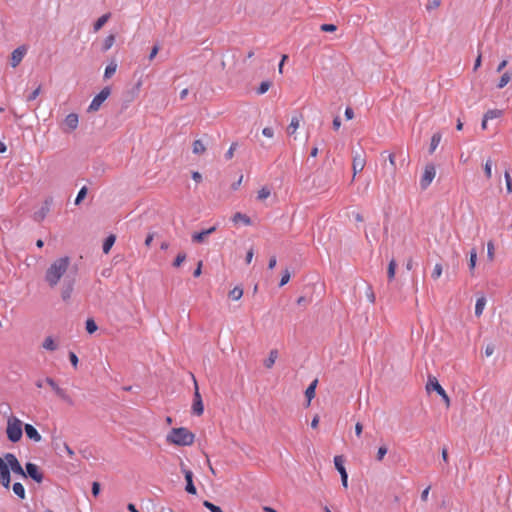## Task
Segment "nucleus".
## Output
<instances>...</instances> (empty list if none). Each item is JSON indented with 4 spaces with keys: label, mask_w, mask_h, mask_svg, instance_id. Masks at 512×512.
I'll return each mask as SVG.
<instances>
[{
    "label": "nucleus",
    "mask_w": 512,
    "mask_h": 512,
    "mask_svg": "<svg viewBox=\"0 0 512 512\" xmlns=\"http://www.w3.org/2000/svg\"><path fill=\"white\" fill-rule=\"evenodd\" d=\"M290 280V272L288 269H286L281 277V280H280V283H279V286L282 287L284 286L285 284H287Z\"/></svg>",
    "instance_id": "nucleus-54"
},
{
    "label": "nucleus",
    "mask_w": 512,
    "mask_h": 512,
    "mask_svg": "<svg viewBox=\"0 0 512 512\" xmlns=\"http://www.w3.org/2000/svg\"><path fill=\"white\" fill-rule=\"evenodd\" d=\"M341 482L344 488H347L348 486V474L347 472L342 473L341 475Z\"/></svg>",
    "instance_id": "nucleus-63"
},
{
    "label": "nucleus",
    "mask_w": 512,
    "mask_h": 512,
    "mask_svg": "<svg viewBox=\"0 0 512 512\" xmlns=\"http://www.w3.org/2000/svg\"><path fill=\"white\" fill-rule=\"evenodd\" d=\"M111 90L109 87H104L91 101L88 112H96L101 107L102 103L109 97Z\"/></svg>",
    "instance_id": "nucleus-5"
},
{
    "label": "nucleus",
    "mask_w": 512,
    "mask_h": 512,
    "mask_svg": "<svg viewBox=\"0 0 512 512\" xmlns=\"http://www.w3.org/2000/svg\"><path fill=\"white\" fill-rule=\"evenodd\" d=\"M510 80H511V74L509 72L503 73V75L501 76V78L497 84V88H499V89L504 88L509 83Z\"/></svg>",
    "instance_id": "nucleus-37"
},
{
    "label": "nucleus",
    "mask_w": 512,
    "mask_h": 512,
    "mask_svg": "<svg viewBox=\"0 0 512 512\" xmlns=\"http://www.w3.org/2000/svg\"><path fill=\"white\" fill-rule=\"evenodd\" d=\"M387 159L389 161V167L387 165L384 166L385 174H389L390 175V177H391V183L390 184H393L395 182L394 177H395V173H396L395 155L393 153H390L387 156Z\"/></svg>",
    "instance_id": "nucleus-15"
},
{
    "label": "nucleus",
    "mask_w": 512,
    "mask_h": 512,
    "mask_svg": "<svg viewBox=\"0 0 512 512\" xmlns=\"http://www.w3.org/2000/svg\"><path fill=\"white\" fill-rule=\"evenodd\" d=\"M345 117L347 120H351L354 117V111L351 107H347L345 110Z\"/></svg>",
    "instance_id": "nucleus-61"
},
{
    "label": "nucleus",
    "mask_w": 512,
    "mask_h": 512,
    "mask_svg": "<svg viewBox=\"0 0 512 512\" xmlns=\"http://www.w3.org/2000/svg\"><path fill=\"white\" fill-rule=\"evenodd\" d=\"M203 505H204V507H205V508H207L210 512H223V511H222V509H221L219 506H217V505L213 504V503H212V502H210V501L205 500V501L203 502Z\"/></svg>",
    "instance_id": "nucleus-42"
},
{
    "label": "nucleus",
    "mask_w": 512,
    "mask_h": 512,
    "mask_svg": "<svg viewBox=\"0 0 512 512\" xmlns=\"http://www.w3.org/2000/svg\"><path fill=\"white\" fill-rule=\"evenodd\" d=\"M25 469L26 477L32 478L37 483H41L43 481V473L39 470V467L36 464L28 462L25 465Z\"/></svg>",
    "instance_id": "nucleus-10"
},
{
    "label": "nucleus",
    "mask_w": 512,
    "mask_h": 512,
    "mask_svg": "<svg viewBox=\"0 0 512 512\" xmlns=\"http://www.w3.org/2000/svg\"><path fill=\"white\" fill-rule=\"evenodd\" d=\"M73 281L72 280H64L62 291H61V297L64 301H67L70 299L72 292H73Z\"/></svg>",
    "instance_id": "nucleus-18"
},
{
    "label": "nucleus",
    "mask_w": 512,
    "mask_h": 512,
    "mask_svg": "<svg viewBox=\"0 0 512 512\" xmlns=\"http://www.w3.org/2000/svg\"><path fill=\"white\" fill-rule=\"evenodd\" d=\"M366 295H367V298H368L370 303H374L375 302V294H374V292H373L371 287H368Z\"/></svg>",
    "instance_id": "nucleus-60"
},
{
    "label": "nucleus",
    "mask_w": 512,
    "mask_h": 512,
    "mask_svg": "<svg viewBox=\"0 0 512 512\" xmlns=\"http://www.w3.org/2000/svg\"><path fill=\"white\" fill-rule=\"evenodd\" d=\"M441 139H442V135L440 132H436L432 135L431 142H430V148H429L430 154H432L436 150L439 143L441 142Z\"/></svg>",
    "instance_id": "nucleus-24"
},
{
    "label": "nucleus",
    "mask_w": 512,
    "mask_h": 512,
    "mask_svg": "<svg viewBox=\"0 0 512 512\" xmlns=\"http://www.w3.org/2000/svg\"><path fill=\"white\" fill-rule=\"evenodd\" d=\"M232 221L235 223V224H238L239 222H242L244 223L245 225H250L251 224V219L245 215V214H242L240 212H237L233 215L232 217Z\"/></svg>",
    "instance_id": "nucleus-26"
},
{
    "label": "nucleus",
    "mask_w": 512,
    "mask_h": 512,
    "mask_svg": "<svg viewBox=\"0 0 512 512\" xmlns=\"http://www.w3.org/2000/svg\"><path fill=\"white\" fill-rule=\"evenodd\" d=\"M270 194H271L270 189H268L267 187H263L258 191L257 199L264 200V199L268 198L270 196Z\"/></svg>",
    "instance_id": "nucleus-45"
},
{
    "label": "nucleus",
    "mask_w": 512,
    "mask_h": 512,
    "mask_svg": "<svg viewBox=\"0 0 512 512\" xmlns=\"http://www.w3.org/2000/svg\"><path fill=\"white\" fill-rule=\"evenodd\" d=\"M442 0H429L426 8L427 10H433L438 8L441 5Z\"/></svg>",
    "instance_id": "nucleus-55"
},
{
    "label": "nucleus",
    "mask_w": 512,
    "mask_h": 512,
    "mask_svg": "<svg viewBox=\"0 0 512 512\" xmlns=\"http://www.w3.org/2000/svg\"><path fill=\"white\" fill-rule=\"evenodd\" d=\"M115 240H116V237H115L114 235H109V236L105 239V241H104V243H103V247H102L103 252H104L105 254H108V253H109L110 249L112 248V246H113V245H114V243H115Z\"/></svg>",
    "instance_id": "nucleus-29"
},
{
    "label": "nucleus",
    "mask_w": 512,
    "mask_h": 512,
    "mask_svg": "<svg viewBox=\"0 0 512 512\" xmlns=\"http://www.w3.org/2000/svg\"><path fill=\"white\" fill-rule=\"evenodd\" d=\"M167 442L177 446H190L194 443L195 435L187 428H173L167 435Z\"/></svg>",
    "instance_id": "nucleus-2"
},
{
    "label": "nucleus",
    "mask_w": 512,
    "mask_h": 512,
    "mask_svg": "<svg viewBox=\"0 0 512 512\" xmlns=\"http://www.w3.org/2000/svg\"><path fill=\"white\" fill-rule=\"evenodd\" d=\"M7 438L9 441L16 443L22 438V421L15 416H11L7 420L6 428Z\"/></svg>",
    "instance_id": "nucleus-3"
},
{
    "label": "nucleus",
    "mask_w": 512,
    "mask_h": 512,
    "mask_svg": "<svg viewBox=\"0 0 512 512\" xmlns=\"http://www.w3.org/2000/svg\"><path fill=\"white\" fill-rule=\"evenodd\" d=\"M0 483L6 489H9L11 483V475L7 464L0 467Z\"/></svg>",
    "instance_id": "nucleus-16"
},
{
    "label": "nucleus",
    "mask_w": 512,
    "mask_h": 512,
    "mask_svg": "<svg viewBox=\"0 0 512 512\" xmlns=\"http://www.w3.org/2000/svg\"><path fill=\"white\" fill-rule=\"evenodd\" d=\"M69 360L74 368H77L78 365V357L74 352L69 353Z\"/></svg>",
    "instance_id": "nucleus-58"
},
{
    "label": "nucleus",
    "mask_w": 512,
    "mask_h": 512,
    "mask_svg": "<svg viewBox=\"0 0 512 512\" xmlns=\"http://www.w3.org/2000/svg\"><path fill=\"white\" fill-rule=\"evenodd\" d=\"M4 459L6 461V464L8 465L9 470L11 469V471L14 472L15 474H18L26 478L25 471L14 454L6 453Z\"/></svg>",
    "instance_id": "nucleus-6"
},
{
    "label": "nucleus",
    "mask_w": 512,
    "mask_h": 512,
    "mask_svg": "<svg viewBox=\"0 0 512 512\" xmlns=\"http://www.w3.org/2000/svg\"><path fill=\"white\" fill-rule=\"evenodd\" d=\"M442 270V265L440 263H437L434 266L433 272L431 274L432 278L435 280L438 279L442 275Z\"/></svg>",
    "instance_id": "nucleus-46"
},
{
    "label": "nucleus",
    "mask_w": 512,
    "mask_h": 512,
    "mask_svg": "<svg viewBox=\"0 0 512 512\" xmlns=\"http://www.w3.org/2000/svg\"><path fill=\"white\" fill-rule=\"evenodd\" d=\"M317 383H318L317 379L313 380L305 391V396L307 398V406L310 405L311 400L315 397V390L317 387Z\"/></svg>",
    "instance_id": "nucleus-20"
},
{
    "label": "nucleus",
    "mask_w": 512,
    "mask_h": 512,
    "mask_svg": "<svg viewBox=\"0 0 512 512\" xmlns=\"http://www.w3.org/2000/svg\"><path fill=\"white\" fill-rule=\"evenodd\" d=\"M70 264V258L65 256L55 260L50 267L47 269L45 274L46 282L51 286L55 287L63 275L66 273Z\"/></svg>",
    "instance_id": "nucleus-1"
},
{
    "label": "nucleus",
    "mask_w": 512,
    "mask_h": 512,
    "mask_svg": "<svg viewBox=\"0 0 512 512\" xmlns=\"http://www.w3.org/2000/svg\"><path fill=\"white\" fill-rule=\"evenodd\" d=\"M253 256H254V251L253 249H250L248 250L247 254H246V258H245V261L247 264H250L252 259H253Z\"/></svg>",
    "instance_id": "nucleus-62"
},
{
    "label": "nucleus",
    "mask_w": 512,
    "mask_h": 512,
    "mask_svg": "<svg viewBox=\"0 0 512 512\" xmlns=\"http://www.w3.org/2000/svg\"><path fill=\"white\" fill-rule=\"evenodd\" d=\"M206 151V147L202 140H195L193 142V153L194 154H203Z\"/></svg>",
    "instance_id": "nucleus-34"
},
{
    "label": "nucleus",
    "mask_w": 512,
    "mask_h": 512,
    "mask_svg": "<svg viewBox=\"0 0 512 512\" xmlns=\"http://www.w3.org/2000/svg\"><path fill=\"white\" fill-rule=\"evenodd\" d=\"M181 466H184V465L182 464ZM182 471L184 473L185 480H186V486H185L186 492L189 494L195 495L197 493V490H196L195 485L193 484V472L191 470L185 469L184 467H182Z\"/></svg>",
    "instance_id": "nucleus-14"
},
{
    "label": "nucleus",
    "mask_w": 512,
    "mask_h": 512,
    "mask_svg": "<svg viewBox=\"0 0 512 512\" xmlns=\"http://www.w3.org/2000/svg\"><path fill=\"white\" fill-rule=\"evenodd\" d=\"M41 91V85H39L35 90H33L29 95L26 97V101L30 102L35 100Z\"/></svg>",
    "instance_id": "nucleus-50"
},
{
    "label": "nucleus",
    "mask_w": 512,
    "mask_h": 512,
    "mask_svg": "<svg viewBox=\"0 0 512 512\" xmlns=\"http://www.w3.org/2000/svg\"><path fill=\"white\" fill-rule=\"evenodd\" d=\"M270 87H271L270 81H263V82H261L260 86L258 87L257 93L259 95H262V94L266 93Z\"/></svg>",
    "instance_id": "nucleus-43"
},
{
    "label": "nucleus",
    "mask_w": 512,
    "mask_h": 512,
    "mask_svg": "<svg viewBox=\"0 0 512 512\" xmlns=\"http://www.w3.org/2000/svg\"><path fill=\"white\" fill-rule=\"evenodd\" d=\"M396 267H397V263L394 259H392L389 262L388 269H387V276H388L389 281H392L394 279Z\"/></svg>",
    "instance_id": "nucleus-35"
},
{
    "label": "nucleus",
    "mask_w": 512,
    "mask_h": 512,
    "mask_svg": "<svg viewBox=\"0 0 512 512\" xmlns=\"http://www.w3.org/2000/svg\"><path fill=\"white\" fill-rule=\"evenodd\" d=\"M194 385H195V391H194V397H193L192 412H193V414L200 416L203 414L204 405H203L202 397L199 392V388H198V385H197V382L195 379H194Z\"/></svg>",
    "instance_id": "nucleus-9"
},
{
    "label": "nucleus",
    "mask_w": 512,
    "mask_h": 512,
    "mask_svg": "<svg viewBox=\"0 0 512 512\" xmlns=\"http://www.w3.org/2000/svg\"><path fill=\"white\" fill-rule=\"evenodd\" d=\"M45 383L47 385H49L51 387V389L55 392V394L61 398L63 401H65L66 403L72 405L73 402H72V399L70 398V396L67 394V392L61 388L55 381L53 378L51 377H46L45 378Z\"/></svg>",
    "instance_id": "nucleus-8"
},
{
    "label": "nucleus",
    "mask_w": 512,
    "mask_h": 512,
    "mask_svg": "<svg viewBox=\"0 0 512 512\" xmlns=\"http://www.w3.org/2000/svg\"><path fill=\"white\" fill-rule=\"evenodd\" d=\"M185 259H186V254H185V253H183V252H182V253H179V254L176 256V258H175V260H174V262H173V266H174V267H179V266H180V265L185 261Z\"/></svg>",
    "instance_id": "nucleus-51"
},
{
    "label": "nucleus",
    "mask_w": 512,
    "mask_h": 512,
    "mask_svg": "<svg viewBox=\"0 0 512 512\" xmlns=\"http://www.w3.org/2000/svg\"><path fill=\"white\" fill-rule=\"evenodd\" d=\"M301 116H293L287 128L289 134H294L300 125Z\"/></svg>",
    "instance_id": "nucleus-28"
},
{
    "label": "nucleus",
    "mask_w": 512,
    "mask_h": 512,
    "mask_svg": "<svg viewBox=\"0 0 512 512\" xmlns=\"http://www.w3.org/2000/svg\"><path fill=\"white\" fill-rule=\"evenodd\" d=\"M262 134L267 138H272L274 136V130L271 127H265L262 130Z\"/></svg>",
    "instance_id": "nucleus-59"
},
{
    "label": "nucleus",
    "mask_w": 512,
    "mask_h": 512,
    "mask_svg": "<svg viewBox=\"0 0 512 512\" xmlns=\"http://www.w3.org/2000/svg\"><path fill=\"white\" fill-rule=\"evenodd\" d=\"M27 51V46L21 45L11 53L10 64L13 68H16L21 63Z\"/></svg>",
    "instance_id": "nucleus-11"
},
{
    "label": "nucleus",
    "mask_w": 512,
    "mask_h": 512,
    "mask_svg": "<svg viewBox=\"0 0 512 512\" xmlns=\"http://www.w3.org/2000/svg\"><path fill=\"white\" fill-rule=\"evenodd\" d=\"M50 202L51 201L46 200L44 206L38 212L35 213V219L37 221H42L47 216L50 210Z\"/></svg>",
    "instance_id": "nucleus-22"
},
{
    "label": "nucleus",
    "mask_w": 512,
    "mask_h": 512,
    "mask_svg": "<svg viewBox=\"0 0 512 512\" xmlns=\"http://www.w3.org/2000/svg\"><path fill=\"white\" fill-rule=\"evenodd\" d=\"M238 144L236 142L232 143L228 151L225 153V159L230 160L234 156V152L237 149Z\"/></svg>",
    "instance_id": "nucleus-48"
},
{
    "label": "nucleus",
    "mask_w": 512,
    "mask_h": 512,
    "mask_svg": "<svg viewBox=\"0 0 512 512\" xmlns=\"http://www.w3.org/2000/svg\"><path fill=\"white\" fill-rule=\"evenodd\" d=\"M215 231H216V227H215V226H213V227H211V228H209V229H206V230H203V231H201V232L194 233V234L192 235V241H193V242H197V243H201V242H203V241L205 240V238H206L208 235L212 234V233H213V232H215Z\"/></svg>",
    "instance_id": "nucleus-19"
},
{
    "label": "nucleus",
    "mask_w": 512,
    "mask_h": 512,
    "mask_svg": "<svg viewBox=\"0 0 512 512\" xmlns=\"http://www.w3.org/2000/svg\"><path fill=\"white\" fill-rule=\"evenodd\" d=\"M109 18H110V13L104 14L100 18H98V20L94 23V26H93L94 31L95 32L99 31L105 25V23L109 20Z\"/></svg>",
    "instance_id": "nucleus-30"
},
{
    "label": "nucleus",
    "mask_w": 512,
    "mask_h": 512,
    "mask_svg": "<svg viewBox=\"0 0 512 512\" xmlns=\"http://www.w3.org/2000/svg\"><path fill=\"white\" fill-rule=\"evenodd\" d=\"M334 465H335V468L340 473V475H342V473H344V472H347L345 467H344V458H343V456H341V455L335 456L334 457Z\"/></svg>",
    "instance_id": "nucleus-31"
},
{
    "label": "nucleus",
    "mask_w": 512,
    "mask_h": 512,
    "mask_svg": "<svg viewBox=\"0 0 512 512\" xmlns=\"http://www.w3.org/2000/svg\"><path fill=\"white\" fill-rule=\"evenodd\" d=\"M115 42V36L113 34L107 36L103 42L102 51H108Z\"/></svg>",
    "instance_id": "nucleus-36"
},
{
    "label": "nucleus",
    "mask_w": 512,
    "mask_h": 512,
    "mask_svg": "<svg viewBox=\"0 0 512 512\" xmlns=\"http://www.w3.org/2000/svg\"><path fill=\"white\" fill-rule=\"evenodd\" d=\"M277 358H278V350L277 349H272L269 352L268 358L264 360V363H263L264 366L267 369H271L273 367V365L275 364Z\"/></svg>",
    "instance_id": "nucleus-21"
},
{
    "label": "nucleus",
    "mask_w": 512,
    "mask_h": 512,
    "mask_svg": "<svg viewBox=\"0 0 512 512\" xmlns=\"http://www.w3.org/2000/svg\"><path fill=\"white\" fill-rule=\"evenodd\" d=\"M485 305H486V298H485V296L482 295L476 301V305H475L476 317H480L482 315Z\"/></svg>",
    "instance_id": "nucleus-25"
},
{
    "label": "nucleus",
    "mask_w": 512,
    "mask_h": 512,
    "mask_svg": "<svg viewBox=\"0 0 512 512\" xmlns=\"http://www.w3.org/2000/svg\"><path fill=\"white\" fill-rule=\"evenodd\" d=\"M159 50H160V46L158 44H155L152 47L151 52H150V54L148 56L149 61H152L156 57V55L158 54Z\"/></svg>",
    "instance_id": "nucleus-56"
},
{
    "label": "nucleus",
    "mask_w": 512,
    "mask_h": 512,
    "mask_svg": "<svg viewBox=\"0 0 512 512\" xmlns=\"http://www.w3.org/2000/svg\"><path fill=\"white\" fill-rule=\"evenodd\" d=\"M100 490H101V488H100L99 482L94 481L92 483V494H93V496L97 497L100 494Z\"/></svg>",
    "instance_id": "nucleus-57"
},
{
    "label": "nucleus",
    "mask_w": 512,
    "mask_h": 512,
    "mask_svg": "<svg viewBox=\"0 0 512 512\" xmlns=\"http://www.w3.org/2000/svg\"><path fill=\"white\" fill-rule=\"evenodd\" d=\"M85 328H86V331L89 334H93L98 329L95 321L92 318H89V319L86 320V327Z\"/></svg>",
    "instance_id": "nucleus-40"
},
{
    "label": "nucleus",
    "mask_w": 512,
    "mask_h": 512,
    "mask_svg": "<svg viewBox=\"0 0 512 512\" xmlns=\"http://www.w3.org/2000/svg\"><path fill=\"white\" fill-rule=\"evenodd\" d=\"M387 451H388V449H387L386 446H384V445L380 446L378 448V451H377V454H376V460L377 461H382L383 458L385 457V455L387 454Z\"/></svg>",
    "instance_id": "nucleus-47"
},
{
    "label": "nucleus",
    "mask_w": 512,
    "mask_h": 512,
    "mask_svg": "<svg viewBox=\"0 0 512 512\" xmlns=\"http://www.w3.org/2000/svg\"><path fill=\"white\" fill-rule=\"evenodd\" d=\"M116 70H117V62L115 60H111L105 68L104 78L105 79L111 78L114 75V73L116 72Z\"/></svg>",
    "instance_id": "nucleus-23"
},
{
    "label": "nucleus",
    "mask_w": 512,
    "mask_h": 512,
    "mask_svg": "<svg viewBox=\"0 0 512 512\" xmlns=\"http://www.w3.org/2000/svg\"><path fill=\"white\" fill-rule=\"evenodd\" d=\"M243 295V289L240 288V287H234L230 293H229V297L232 299V300H239Z\"/></svg>",
    "instance_id": "nucleus-38"
},
{
    "label": "nucleus",
    "mask_w": 512,
    "mask_h": 512,
    "mask_svg": "<svg viewBox=\"0 0 512 512\" xmlns=\"http://www.w3.org/2000/svg\"><path fill=\"white\" fill-rule=\"evenodd\" d=\"M24 430H25V433H26V436L35 441V442H40L42 440V437L41 435L39 434V432L37 431V429L31 425V424H25L24 425Z\"/></svg>",
    "instance_id": "nucleus-17"
},
{
    "label": "nucleus",
    "mask_w": 512,
    "mask_h": 512,
    "mask_svg": "<svg viewBox=\"0 0 512 512\" xmlns=\"http://www.w3.org/2000/svg\"><path fill=\"white\" fill-rule=\"evenodd\" d=\"M86 195H87V187L83 186L79 190V192H78V194L76 196L75 205H79L82 202V200L86 197Z\"/></svg>",
    "instance_id": "nucleus-41"
},
{
    "label": "nucleus",
    "mask_w": 512,
    "mask_h": 512,
    "mask_svg": "<svg viewBox=\"0 0 512 512\" xmlns=\"http://www.w3.org/2000/svg\"><path fill=\"white\" fill-rule=\"evenodd\" d=\"M436 175V169L433 164H427L424 168V173L420 179V187L423 190H426L429 185L432 183L433 179Z\"/></svg>",
    "instance_id": "nucleus-7"
},
{
    "label": "nucleus",
    "mask_w": 512,
    "mask_h": 512,
    "mask_svg": "<svg viewBox=\"0 0 512 512\" xmlns=\"http://www.w3.org/2000/svg\"><path fill=\"white\" fill-rule=\"evenodd\" d=\"M365 164L366 160L364 155L361 153H355L352 161L353 179L355 178L357 173L361 172L364 169Z\"/></svg>",
    "instance_id": "nucleus-13"
},
{
    "label": "nucleus",
    "mask_w": 512,
    "mask_h": 512,
    "mask_svg": "<svg viewBox=\"0 0 512 512\" xmlns=\"http://www.w3.org/2000/svg\"><path fill=\"white\" fill-rule=\"evenodd\" d=\"M484 172L488 179L492 177V161L488 159L484 165Z\"/></svg>",
    "instance_id": "nucleus-49"
},
{
    "label": "nucleus",
    "mask_w": 512,
    "mask_h": 512,
    "mask_svg": "<svg viewBox=\"0 0 512 512\" xmlns=\"http://www.w3.org/2000/svg\"><path fill=\"white\" fill-rule=\"evenodd\" d=\"M42 347L48 351H55L58 348V345L51 336H48L44 339Z\"/></svg>",
    "instance_id": "nucleus-27"
},
{
    "label": "nucleus",
    "mask_w": 512,
    "mask_h": 512,
    "mask_svg": "<svg viewBox=\"0 0 512 512\" xmlns=\"http://www.w3.org/2000/svg\"><path fill=\"white\" fill-rule=\"evenodd\" d=\"M494 251H495L494 243H493V241H489L487 243V258L489 261L494 260Z\"/></svg>",
    "instance_id": "nucleus-44"
},
{
    "label": "nucleus",
    "mask_w": 512,
    "mask_h": 512,
    "mask_svg": "<svg viewBox=\"0 0 512 512\" xmlns=\"http://www.w3.org/2000/svg\"><path fill=\"white\" fill-rule=\"evenodd\" d=\"M13 492L20 499H24L26 497L24 486L20 482H16L12 486Z\"/></svg>",
    "instance_id": "nucleus-32"
},
{
    "label": "nucleus",
    "mask_w": 512,
    "mask_h": 512,
    "mask_svg": "<svg viewBox=\"0 0 512 512\" xmlns=\"http://www.w3.org/2000/svg\"><path fill=\"white\" fill-rule=\"evenodd\" d=\"M494 353V346L493 345H487L485 348V355L487 357L491 356Z\"/></svg>",
    "instance_id": "nucleus-64"
},
{
    "label": "nucleus",
    "mask_w": 512,
    "mask_h": 512,
    "mask_svg": "<svg viewBox=\"0 0 512 512\" xmlns=\"http://www.w3.org/2000/svg\"><path fill=\"white\" fill-rule=\"evenodd\" d=\"M469 254H470L469 270H470V273L473 275V272H474V269H475V266H476V261H477V251H476V249L472 248Z\"/></svg>",
    "instance_id": "nucleus-33"
},
{
    "label": "nucleus",
    "mask_w": 512,
    "mask_h": 512,
    "mask_svg": "<svg viewBox=\"0 0 512 512\" xmlns=\"http://www.w3.org/2000/svg\"><path fill=\"white\" fill-rule=\"evenodd\" d=\"M79 118L76 113L68 114L63 121V131L69 133L74 131L78 127Z\"/></svg>",
    "instance_id": "nucleus-12"
},
{
    "label": "nucleus",
    "mask_w": 512,
    "mask_h": 512,
    "mask_svg": "<svg viewBox=\"0 0 512 512\" xmlns=\"http://www.w3.org/2000/svg\"><path fill=\"white\" fill-rule=\"evenodd\" d=\"M485 120L495 119L502 116V111L498 109L488 110L485 114Z\"/></svg>",
    "instance_id": "nucleus-39"
},
{
    "label": "nucleus",
    "mask_w": 512,
    "mask_h": 512,
    "mask_svg": "<svg viewBox=\"0 0 512 512\" xmlns=\"http://www.w3.org/2000/svg\"><path fill=\"white\" fill-rule=\"evenodd\" d=\"M505 182H506V189L508 193H512V179L508 171L504 174Z\"/></svg>",
    "instance_id": "nucleus-52"
},
{
    "label": "nucleus",
    "mask_w": 512,
    "mask_h": 512,
    "mask_svg": "<svg viewBox=\"0 0 512 512\" xmlns=\"http://www.w3.org/2000/svg\"><path fill=\"white\" fill-rule=\"evenodd\" d=\"M426 390L427 392L435 391L437 394H439L442 398V400L445 402L446 407L448 408L450 406V398L443 389V387L439 384L437 378L435 376L429 375L428 376V382L426 384Z\"/></svg>",
    "instance_id": "nucleus-4"
},
{
    "label": "nucleus",
    "mask_w": 512,
    "mask_h": 512,
    "mask_svg": "<svg viewBox=\"0 0 512 512\" xmlns=\"http://www.w3.org/2000/svg\"><path fill=\"white\" fill-rule=\"evenodd\" d=\"M320 30L323 32H334L337 30V26L334 24H322Z\"/></svg>",
    "instance_id": "nucleus-53"
}]
</instances>
